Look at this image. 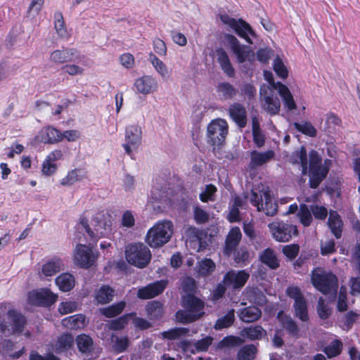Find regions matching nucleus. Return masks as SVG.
Here are the masks:
<instances>
[{
  "instance_id": "nucleus-7",
  "label": "nucleus",
  "mask_w": 360,
  "mask_h": 360,
  "mask_svg": "<svg viewBox=\"0 0 360 360\" xmlns=\"http://www.w3.org/2000/svg\"><path fill=\"white\" fill-rule=\"evenodd\" d=\"M125 257L127 262L136 267L144 268L150 261L149 248L143 243H134L127 246Z\"/></svg>"
},
{
  "instance_id": "nucleus-58",
  "label": "nucleus",
  "mask_w": 360,
  "mask_h": 360,
  "mask_svg": "<svg viewBox=\"0 0 360 360\" xmlns=\"http://www.w3.org/2000/svg\"><path fill=\"white\" fill-rule=\"evenodd\" d=\"M112 342H114L115 350L118 353L124 352L129 346V340L127 337L113 336Z\"/></svg>"
},
{
  "instance_id": "nucleus-53",
  "label": "nucleus",
  "mask_w": 360,
  "mask_h": 360,
  "mask_svg": "<svg viewBox=\"0 0 360 360\" xmlns=\"http://www.w3.org/2000/svg\"><path fill=\"white\" fill-rule=\"evenodd\" d=\"M270 159V151L259 153L252 151L251 153V164L253 166H259L267 162Z\"/></svg>"
},
{
  "instance_id": "nucleus-40",
  "label": "nucleus",
  "mask_w": 360,
  "mask_h": 360,
  "mask_svg": "<svg viewBox=\"0 0 360 360\" xmlns=\"http://www.w3.org/2000/svg\"><path fill=\"white\" fill-rule=\"evenodd\" d=\"M311 208L309 209L306 204H301L300 210L297 212V217L300 222L304 226H309L313 221Z\"/></svg>"
},
{
  "instance_id": "nucleus-38",
  "label": "nucleus",
  "mask_w": 360,
  "mask_h": 360,
  "mask_svg": "<svg viewBox=\"0 0 360 360\" xmlns=\"http://www.w3.org/2000/svg\"><path fill=\"white\" fill-rule=\"evenodd\" d=\"M215 267V263L211 259L204 258L198 262L195 270L199 276H206L211 274Z\"/></svg>"
},
{
  "instance_id": "nucleus-41",
  "label": "nucleus",
  "mask_w": 360,
  "mask_h": 360,
  "mask_svg": "<svg viewBox=\"0 0 360 360\" xmlns=\"http://www.w3.org/2000/svg\"><path fill=\"white\" fill-rule=\"evenodd\" d=\"M342 350V342L338 339L333 340L330 345L323 349L328 358L331 359L340 355Z\"/></svg>"
},
{
  "instance_id": "nucleus-34",
  "label": "nucleus",
  "mask_w": 360,
  "mask_h": 360,
  "mask_svg": "<svg viewBox=\"0 0 360 360\" xmlns=\"http://www.w3.org/2000/svg\"><path fill=\"white\" fill-rule=\"evenodd\" d=\"M264 77L267 84H263L260 87V98L264 101V108L270 110V72L264 70Z\"/></svg>"
},
{
  "instance_id": "nucleus-37",
  "label": "nucleus",
  "mask_w": 360,
  "mask_h": 360,
  "mask_svg": "<svg viewBox=\"0 0 360 360\" xmlns=\"http://www.w3.org/2000/svg\"><path fill=\"white\" fill-rule=\"evenodd\" d=\"M53 19L54 27L57 34L61 38L68 39L70 34L67 30L62 13L60 11L56 12L53 15Z\"/></svg>"
},
{
  "instance_id": "nucleus-23",
  "label": "nucleus",
  "mask_w": 360,
  "mask_h": 360,
  "mask_svg": "<svg viewBox=\"0 0 360 360\" xmlns=\"http://www.w3.org/2000/svg\"><path fill=\"white\" fill-rule=\"evenodd\" d=\"M88 174L86 169L83 167H78L70 169L68 172L67 174L60 179V185L69 187L77 182H80L87 179Z\"/></svg>"
},
{
  "instance_id": "nucleus-57",
  "label": "nucleus",
  "mask_w": 360,
  "mask_h": 360,
  "mask_svg": "<svg viewBox=\"0 0 360 360\" xmlns=\"http://www.w3.org/2000/svg\"><path fill=\"white\" fill-rule=\"evenodd\" d=\"M217 188L212 184L207 185L205 190L200 194V199L202 202H208L214 200V195L217 192Z\"/></svg>"
},
{
  "instance_id": "nucleus-33",
  "label": "nucleus",
  "mask_w": 360,
  "mask_h": 360,
  "mask_svg": "<svg viewBox=\"0 0 360 360\" xmlns=\"http://www.w3.org/2000/svg\"><path fill=\"white\" fill-rule=\"evenodd\" d=\"M149 60L155 71L163 79H168L170 77L171 72L167 66L155 54L150 53Z\"/></svg>"
},
{
  "instance_id": "nucleus-31",
  "label": "nucleus",
  "mask_w": 360,
  "mask_h": 360,
  "mask_svg": "<svg viewBox=\"0 0 360 360\" xmlns=\"http://www.w3.org/2000/svg\"><path fill=\"white\" fill-rule=\"evenodd\" d=\"M229 115L232 120L240 127H244L246 124V112L245 108L238 103H234L229 108Z\"/></svg>"
},
{
  "instance_id": "nucleus-17",
  "label": "nucleus",
  "mask_w": 360,
  "mask_h": 360,
  "mask_svg": "<svg viewBox=\"0 0 360 360\" xmlns=\"http://www.w3.org/2000/svg\"><path fill=\"white\" fill-rule=\"evenodd\" d=\"M249 277L250 274L245 270H231L225 274L223 283H224L226 287L232 288L233 289H240L248 281Z\"/></svg>"
},
{
  "instance_id": "nucleus-64",
  "label": "nucleus",
  "mask_w": 360,
  "mask_h": 360,
  "mask_svg": "<svg viewBox=\"0 0 360 360\" xmlns=\"http://www.w3.org/2000/svg\"><path fill=\"white\" fill-rule=\"evenodd\" d=\"M311 212L315 219L324 220L328 215V210L326 207L318 205H312L310 207Z\"/></svg>"
},
{
  "instance_id": "nucleus-44",
  "label": "nucleus",
  "mask_w": 360,
  "mask_h": 360,
  "mask_svg": "<svg viewBox=\"0 0 360 360\" xmlns=\"http://www.w3.org/2000/svg\"><path fill=\"white\" fill-rule=\"evenodd\" d=\"M293 125L299 132L306 136L314 138L317 135L316 129L309 122L305 121L302 123L294 122Z\"/></svg>"
},
{
  "instance_id": "nucleus-48",
  "label": "nucleus",
  "mask_w": 360,
  "mask_h": 360,
  "mask_svg": "<svg viewBox=\"0 0 360 360\" xmlns=\"http://www.w3.org/2000/svg\"><path fill=\"white\" fill-rule=\"evenodd\" d=\"M217 91L224 99L232 98L236 93L235 88L228 82H221L217 86Z\"/></svg>"
},
{
  "instance_id": "nucleus-61",
  "label": "nucleus",
  "mask_w": 360,
  "mask_h": 360,
  "mask_svg": "<svg viewBox=\"0 0 360 360\" xmlns=\"http://www.w3.org/2000/svg\"><path fill=\"white\" fill-rule=\"evenodd\" d=\"M347 290L345 288L341 287L338 299V303H337V309L338 311L340 312H343L347 310L348 305H347Z\"/></svg>"
},
{
  "instance_id": "nucleus-43",
  "label": "nucleus",
  "mask_w": 360,
  "mask_h": 360,
  "mask_svg": "<svg viewBox=\"0 0 360 360\" xmlns=\"http://www.w3.org/2000/svg\"><path fill=\"white\" fill-rule=\"evenodd\" d=\"M114 297V290L108 285L100 288L96 295V299L101 304L110 302Z\"/></svg>"
},
{
  "instance_id": "nucleus-9",
  "label": "nucleus",
  "mask_w": 360,
  "mask_h": 360,
  "mask_svg": "<svg viewBox=\"0 0 360 360\" xmlns=\"http://www.w3.org/2000/svg\"><path fill=\"white\" fill-rule=\"evenodd\" d=\"M286 295L294 300L293 309L295 316L302 322H307L309 319L307 300L297 286H288L286 289Z\"/></svg>"
},
{
  "instance_id": "nucleus-30",
  "label": "nucleus",
  "mask_w": 360,
  "mask_h": 360,
  "mask_svg": "<svg viewBox=\"0 0 360 360\" xmlns=\"http://www.w3.org/2000/svg\"><path fill=\"white\" fill-rule=\"evenodd\" d=\"M290 161L292 164H300L302 167V174H306L308 169L307 152L304 146H302L298 150L294 151Z\"/></svg>"
},
{
  "instance_id": "nucleus-51",
  "label": "nucleus",
  "mask_w": 360,
  "mask_h": 360,
  "mask_svg": "<svg viewBox=\"0 0 360 360\" xmlns=\"http://www.w3.org/2000/svg\"><path fill=\"white\" fill-rule=\"evenodd\" d=\"M188 333V330L186 328H175L167 331L163 332L162 336L169 340H179L185 337Z\"/></svg>"
},
{
  "instance_id": "nucleus-15",
  "label": "nucleus",
  "mask_w": 360,
  "mask_h": 360,
  "mask_svg": "<svg viewBox=\"0 0 360 360\" xmlns=\"http://www.w3.org/2000/svg\"><path fill=\"white\" fill-rule=\"evenodd\" d=\"M58 296L48 288L34 290L28 293V302L33 305L48 307L57 300Z\"/></svg>"
},
{
  "instance_id": "nucleus-62",
  "label": "nucleus",
  "mask_w": 360,
  "mask_h": 360,
  "mask_svg": "<svg viewBox=\"0 0 360 360\" xmlns=\"http://www.w3.org/2000/svg\"><path fill=\"white\" fill-rule=\"evenodd\" d=\"M44 0H32L27 9V15L34 18L42 8Z\"/></svg>"
},
{
  "instance_id": "nucleus-27",
  "label": "nucleus",
  "mask_w": 360,
  "mask_h": 360,
  "mask_svg": "<svg viewBox=\"0 0 360 360\" xmlns=\"http://www.w3.org/2000/svg\"><path fill=\"white\" fill-rule=\"evenodd\" d=\"M241 239V232L238 227H233L227 235L224 252L230 255L238 246Z\"/></svg>"
},
{
  "instance_id": "nucleus-22",
  "label": "nucleus",
  "mask_w": 360,
  "mask_h": 360,
  "mask_svg": "<svg viewBox=\"0 0 360 360\" xmlns=\"http://www.w3.org/2000/svg\"><path fill=\"white\" fill-rule=\"evenodd\" d=\"M167 285V280H160L138 290L137 296L140 299H150L160 294Z\"/></svg>"
},
{
  "instance_id": "nucleus-26",
  "label": "nucleus",
  "mask_w": 360,
  "mask_h": 360,
  "mask_svg": "<svg viewBox=\"0 0 360 360\" xmlns=\"http://www.w3.org/2000/svg\"><path fill=\"white\" fill-rule=\"evenodd\" d=\"M63 266V262L61 259L52 258L42 265L39 275L41 277H51L59 272Z\"/></svg>"
},
{
  "instance_id": "nucleus-59",
  "label": "nucleus",
  "mask_w": 360,
  "mask_h": 360,
  "mask_svg": "<svg viewBox=\"0 0 360 360\" xmlns=\"http://www.w3.org/2000/svg\"><path fill=\"white\" fill-rule=\"evenodd\" d=\"M325 167L322 165L321 158L319 156L317 151L312 150L309 153V170H315L316 169Z\"/></svg>"
},
{
  "instance_id": "nucleus-12",
  "label": "nucleus",
  "mask_w": 360,
  "mask_h": 360,
  "mask_svg": "<svg viewBox=\"0 0 360 360\" xmlns=\"http://www.w3.org/2000/svg\"><path fill=\"white\" fill-rule=\"evenodd\" d=\"M8 322H2L0 324V330L5 336H9L22 331L25 323V317L18 311L11 309L8 310Z\"/></svg>"
},
{
  "instance_id": "nucleus-5",
  "label": "nucleus",
  "mask_w": 360,
  "mask_h": 360,
  "mask_svg": "<svg viewBox=\"0 0 360 360\" xmlns=\"http://www.w3.org/2000/svg\"><path fill=\"white\" fill-rule=\"evenodd\" d=\"M227 39L230 49L236 56L237 62L241 64L242 71L248 72L249 70L252 69L255 61L253 51L249 46L241 45L233 35H229Z\"/></svg>"
},
{
  "instance_id": "nucleus-2",
  "label": "nucleus",
  "mask_w": 360,
  "mask_h": 360,
  "mask_svg": "<svg viewBox=\"0 0 360 360\" xmlns=\"http://www.w3.org/2000/svg\"><path fill=\"white\" fill-rule=\"evenodd\" d=\"M111 216L106 212L96 213L91 219L90 224L82 219L80 226L93 241H97L101 238H109L112 235Z\"/></svg>"
},
{
  "instance_id": "nucleus-16",
  "label": "nucleus",
  "mask_w": 360,
  "mask_h": 360,
  "mask_svg": "<svg viewBox=\"0 0 360 360\" xmlns=\"http://www.w3.org/2000/svg\"><path fill=\"white\" fill-rule=\"evenodd\" d=\"M83 56L75 49H63L55 50L50 55V60L53 63L60 64L68 62H80Z\"/></svg>"
},
{
  "instance_id": "nucleus-54",
  "label": "nucleus",
  "mask_w": 360,
  "mask_h": 360,
  "mask_svg": "<svg viewBox=\"0 0 360 360\" xmlns=\"http://www.w3.org/2000/svg\"><path fill=\"white\" fill-rule=\"evenodd\" d=\"M342 123L341 119L335 113L329 112L326 115V125L328 133H331L337 127H340Z\"/></svg>"
},
{
  "instance_id": "nucleus-28",
  "label": "nucleus",
  "mask_w": 360,
  "mask_h": 360,
  "mask_svg": "<svg viewBox=\"0 0 360 360\" xmlns=\"http://www.w3.org/2000/svg\"><path fill=\"white\" fill-rule=\"evenodd\" d=\"M328 225L334 236L339 239L342 236L343 222L337 211L330 210Z\"/></svg>"
},
{
  "instance_id": "nucleus-13",
  "label": "nucleus",
  "mask_w": 360,
  "mask_h": 360,
  "mask_svg": "<svg viewBox=\"0 0 360 360\" xmlns=\"http://www.w3.org/2000/svg\"><path fill=\"white\" fill-rule=\"evenodd\" d=\"M97 259V255L92 248L88 245L77 244L73 250V262L75 265L88 269L91 267Z\"/></svg>"
},
{
  "instance_id": "nucleus-20",
  "label": "nucleus",
  "mask_w": 360,
  "mask_h": 360,
  "mask_svg": "<svg viewBox=\"0 0 360 360\" xmlns=\"http://www.w3.org/2000/svg\"><path fill=\"white\" fill-rule=\"evenodd\" d=\"M271 58L272 69L276 77L282 81H285L289 77V68L285 56L283 53L274 56L271 52Z\"/></svg>"
},
{
  "instance_id": "nucleus-29",
  "label": "nucleus",
  "mask_w": 360,
  "mask_h": 360,
  "mask_svg": "<svg viewBox=\"0 0 360 360\" xmlns=\"http://www.w3.org/2000/svg\"><path fill=\"white\" fill-rule=\"evenodd\" d=\"M86 323V317L82 314L70 316L62 320V325L70 330L82 329Z\"/></svg>"
},
{
  "instance_id": "nucleus-42",
  "label": "nucleus",
  "mask_w": 360,
  "mask_h": 360,
  "mask_svg": "<svg viewBox=\"0 0 360 360\" xmlns=\"http://www.w3.org/2000/svg\"><path fill=\"white\" fill-rule=\"evenodd\" d=\"M76 343L79 352L89 353L93 347L92 338L86 334H81L76 338Z\"/></svg>"
},
{
  "instance_id": "nucleus-18",
  "label": "nucleus",
  "mask_w": 360,
  "mask_h": 360,
  "mask_svg": "<svg viewBox=\"0 0 360 360\" xmlns=\"http://www.w3.org/2000/svg\"><path fill=\"white\" fill-rule=\"evenodd\" d=\"M271 89L277 91L288 110L292 111L297 108L296 103L288 87L281 82H275L272 75Z\"/></svg>"
},
{
  "instance_id": "nucleus-32",
  "label": "nucleus",
  "mask_w": 360,
  "mask_h": 360,
  "mask_svg": "<svg viewBox=\"0 0 360 360\" xmlns=\"http://www.w3.org/2000/svg\"><path fill=\"white\" fill-rule=\"evenodd\" d=\"M329 169L326 167L309 170V185L311 188H317L323 180L327 176Z\"/></svg>"
},
{
  "instance_id": "nucleus-46",
  "label": "nucleus",
  "mask_w": 360,
  "mask_h": 360,
  "mask_svg": "<svg viewBox=\"0 0 360 360\" xmlns=\"http://www.w3.org/2000/svg\"><path fill=\"white\" fill-rule=\"evenodd\" d=\"M147 315L150 319L160 317L162 314V305L157 301H151L146 305Z\"/></svg>"
},
{
  "instance_id": "nucleus-4",
  "label": "nucleus",
  "mask_w": 360,
  "mask_h": 360,
  "mask_svg": "<svg viewBox=\"0 0 360 360\" xmlns=\"http://www.w3.org/2000/svg\"><path fill=\"white\" fill-rule=\"evenodd\" d=\"M311 281L313 286L323 295L337 294L338 279L332 272H326L321 268L312 270Z\"/></svg>"
},
{
  "instance_id": "nucleus-56",
  "label": "nucleus",
  "mask_w": 360,
  "mask_h": 360,
  "mask_svg": "<svg viewBox=\"0 0 360 360\" xmlns=\"http://www.w3.org/2000/svg\"><path fill=\"white\" fill-rule=\"evenodd\" d=\"M300 247L297 243H292L283 246L282 252L290 261L295 259L300 252Z\"/></svg>"
},
{
  "instance_id": "nucleus-55",
  "label": "nucleus",
  "mask_w": 360,
  "mask_h": 360,
  "mask_svg": "<svg viewBox=\"0 0 360 360\" xmlns=\"http://www.w3.org/2000/svg\"><path fill=\"white\" fill-rule=\"evenodd\" d=\"M193 218L197 224H201L208 221L210 215L199 205H195L193 207Z\"/></svg>"
},
{
  "instance_id": "nucleus-10",
  "label": "nucleus",
  "mask_w": 360,
  "mask_h": 360,
  "mask_svg": "<svg viewBox=\"0 0 360 360\" xmlns=\"http://www.w3.org/2000/svg\"><path fill=\"white\" fill-rule=\"evenodd\" d=\"M219 18L224 25L233 30L239 37L245 39L247 42L253 44L252 37H255V34L248 23L242 20L230 18L226 14H221Z\"/></svg>"
},
{
  "instance_id": "nucleus-3",
  "label": "nucleus",
  "mask_w": 360,
  "mask_h": 360,
  "mask_svg": "<svg viewBox=\"0 0 360 360\" xmlns=\"http://www.w3.org/2000/svg\"><path fill=\"white\" fill-rule=\"evenodd\" d=\"M173 231V223L171 221H158L148 230L145 241L152 248L162 247L171 239Z\"/></svg>"
},
{
  "instance_id": "nucleus-19",
  "label": "nucleus",
  "mask_w": 360,
  "mask_h": 360,
  "mask_svg": "<svg viewBox=\"0 0 360 360\" xmlns=\"http://www.w3.org/2000/svg\"><path fill=\"white\" fill-rule=\"evenodd\" d=\"M136 91L143 95H148L156 92L158 84L155 77L151 75H143L137 78L134 84Z\"/></svg>"
},
{
  "instance_id": "nucleus-21",
  "label": "nucleus",
  "mask_w": 360,
  "mask_h": 360,
  "mask_svg": "<svg viewBox=\"0 0 360 360\" xmlns=\"http://www.w3.org/2000/svg\"><path fill=\"white\" fill-rule=\"evenodd\" d=\"M62 141V133L53 127H48L39 131L34 142L54 143Z\"/></svg>"
},
{
  "instance_id": "nucleus-49",
  "label": "nucleus",
  "mask_w": 360,
  "mask_h": 360,
  "mask_svg": "<svg viewBox=\"0 0 360 360\" xmlns=\"http://www.w3.org/2000/svg\"><path fill=\"white\" fill-rule=\"evenodd\" d=\"M264 334V329L261 326H251L244 328L241 331V335L250 340L261 338Z\"/></svg>"
},
{
  "instance_id": "nucleus-25",
  "label": "nucleus",
  "mask_w": 360,
  "mask_h": 360,
  "mask_svg": "<svg viewBox=\"0 0 360 360\" xmlns=\"http://www.w3.org/2000/svg\"><path fill=\"white\" fill-rule=\"evenodd\" d=\"M214 58L224 72L229 77H233L235 70L226 51L222 49H217L215 51Z\"/></svg>"
},
{
  "instance_id": "nucleus-52",
  "label": "nucleus",
  "mask_w": 360,
  "mask_h": 360,
  "mask_svg": "<svg viewBox=\"0 0 360 360\" xmlns=\"http://www.w3.org/2000/svg\"><path fill=\"white\" fill-rule=\"evenodd\" d=\"M282 325L290 335L298 338L300 329L296 322L292 318L286 316L283 320Z\"/></svg>"
},
{
  "instance_id": "nucleus-35",
  "label": "nucleus",
  "mask_w": 360,
  "mask_h": 360,
  "mask_svg": "<svg viewBox=\"0 0 360 360\" xmlns=\"http://www.w3.org/2000/svg\"><path fill=\"white\" fill-rule=\"evenodd\" d=\"M262 315L261 310L255 306L246 307L241 310L238 314L240 319L247 323L257 321Z\"/></svg>"
},
{
  "instance_id": "nucleus-6",
  "label": "nucleus",
  "mask_w": 360,
  "mask_h": 360,
  "mask_svg": "<svg viewBox=\"0 0 360 360\" xmlns=\"http://www.w3.org/2000/svg\"><path fill=\"white\" fill-rule=\"evenodd\" d=\"M185 193L182 188L178 187L174 190L168 188L167 190H159L158 188H153L151 191L150 200L154 202H158L161 205L158 206V209L161 207H172L175 204H179L184 200Z\"/></svg>"
},
{
  "instance_id": "nucleus-36",
  "label": "nucleus",
  "mask_w": 360,
  "mask_h": 360,
  "mask_svg": "<svg viewBox=\"0 0 360 360\" xmlns=\"http://www.w3.org/2000/svg\"><path fill=\"white\" fill-rule=\"evenodd\" d=\"M55 282L59 289L63 292L70 291L73 288L75 284L74 276L70 274H63L60 275L56 278Z\"/></svg>"
},
{
  "instance_id": "nucleus-50",
  "label": "nucleus",
  "mask_w": 360,
  "mask_h": 360,
  "mask_svg": "<svg viewBox=\"0 0 360 360\" xmlns=\"http://www.w3.org/2000/svg\"><path fill=\"white\" fill-rule=\"evenodd\" d=\"M257 349L252 345H245L238 352V360H253L255 357Z\"/></svg>"
},
{
  "instance_id": "nucleus-45",
  "label": "nucleus",
  "mask_w": 360,
  "mask_h": 360,
  "mask_svg": "<svg viewBox=\"0 0 360 360\" xmlns=\"http://www.w3.org/2000/svg\"><path fill=\"white\" fill-rule=\"evenodd\" d=\"M234 319V310L231 309L228 311L225 316L218 319L214 327L216 330H221L223 328H228L233 324Z\"/></svg>"
},
{
  "instance_id": "nucleus-24",
  "label": "nucleus",
  "mask_w": 360,
  "mask_h": 360,
  "mask_svg": "<svg viewBox=\"0 0 360 360\" xmlns=\"http://www.w3.org/2000/svg\"><path fill=\"white\" fill-rule=\"evenodd\" d=\"M270 200V195L268 191H260L257 193L252 191L250 198L252 204L257 207L258 211H263L266 215H269V202Z\"/></svg>"
},
{
  "instance_id": "nucleus-39",
  "label": "nucleus",
  "mask_w": 360,
  "mask_h": 360,
  "mask_svg": "<svg viewBox=\"0 0 360 360\" xmlns=\"http://www.w3.org/2000/svg\"><path fill=\"white\" fill-rule=\"evenodd\" d=\"M74 338L70 334H63L58 338L55 345V351L61 353L70 349L73 345Z\"/></svg>"
},
{
  "instance_id": "nucleus-47",
  "label": "nucleus",
  "mask_w": 360,
  "mask_h": 360,
  "mask_svg": "<svg viewBox=\"0 0 360 360\" xmlns=\"http://www.w3.org/2000/svg\"><path fill=\"white\" fill-rule=\"evenodd\" d=\"M125 307L124 302H120L110 307L102 308L100 309L101 313L106 317H114L119 315Z\"/></svg>"
},
{
  "instance_id": "nucleus-14",
  "label": "nucleus",
  "mask_w": 360,
  "mask_h": 360,
  "mask_svg": "<svg viewBox=\"0 0 360 360\" xmlns=\"http://www.w3.org/2000/svg\"><path fill=\"white\" fill-rule=\"evenodd\" d=\"M297 226L283 221L271 223V235L278 242H288L298 235Z\"/></svg>"
},
{
  "instance_id": "nucleus-1",
  "label": "nucleus",
  "mask_w": 360,
  "mask_h": 360,
  "mask_svg": "<svg viewBox=\"0 0 360 360\" xmlns=\"http://www.w3.org/2000/svg\"><path fill=\"white\" fill-rule=\"evenodd\" d=\"M182 289L186 294L182 297V305L185 310H179L176 314L178 321L188 323L200 318L203 314L204 302L193 296L196 284L193 278H185L181 282Z\"/></svg>"
},
{
  "instance_id": "nucleus-63",
  "label": "nucleus",
  "mask_w": 360,
  "mask_h": 360,
  "mask_svg": "<svg viewBox=\"0 0 360 360\" xmlns=\"http://www.w3.org/2000/svg\"><path fill=\"white\" fill-rule=\"evenodd\" d=\"M78 304L74 301L61 302L58 306V311L61 314H67L77 310Z\"/></svg>"
},
{
  "instance_id": "nucleus-60",
  "label": "nucleus",
  "mask_w": 360,
  "mask_h": 360,
  "mask_svg": "<svg viewBox=\"0 0 360 360\" xmlns=\"http://www.w3.org/2000/svg\"><path fill=\"white\" fill-rule=\"evenodd\" d=\"M57 169V164L46 158L41 165V173L44 176H49L56 173Z\"/></svg>"
},
{
  "instance_id": "nucleus-11",
  "label": "nucleus",
  "mask_w": 360,
  "mask_h": 360,
  "mask_svg": "<svg viewBox=\"0 0 360 360\" xmlns=\"http://www.w3.org/2000/svg\"><path fill=\"white\" fill-rule=\"evenodd\" d=\"M228 134V124L223 119L212 120L207 127V141L212 145H221Z\"/></svg>"
},
{
  "instance_id": "nucleus-8",
  "label": "nucleus",
  "mask_w": 360,
  "mask_h": 360,
  "mask_svg": "<svg viewBox=\"0 0 360 360\" xmlns=\"http://www.w3.org/2000/svg\"><path fill=\"white\" fill-rule=\"evenodd\" d=\"M142 136L143 131L139 124H130L126 126L122 147L127 155L132 157L134 153L139 149L142 143Z\"/></svg>"
}]
</instances>
